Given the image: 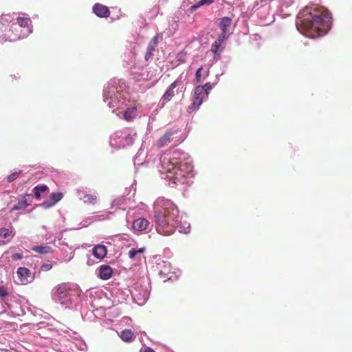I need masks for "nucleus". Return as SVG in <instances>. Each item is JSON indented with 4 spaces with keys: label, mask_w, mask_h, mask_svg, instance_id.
Returning a JSON list of instances; mask_svg holds the SVG:
<instances>
[{
    "label": "nucleus",
    "mask_w": 352,
    "mask_h": 352,
    "mask_svg": "<svg viewBox=\"0 0 352 352\" xmlns=\"http://www.w3.org/2000/svg\"><path fill=\"white\" fill-rule=\"evenodd\" d=\"M154 221L157 232L164 236L173 234L176 228L179 232H186L189 226L182 223L179 212L175 204L169 200L157 199L154 204Z\"/></svg>",
    "instance_id": "nucleus-1"
},
{
    "label": "nucleus",
    "mask_w": 352,
    "mask_h": 352,
    "mask_svg": "<svg viewBox=\"0 0 352 352\" xmlns=\"http://www.w3.org/2000/svg\"><path fill=\"white\" fill-rule=\"evenodd\" d=\"M331 16L324 8H315L309 15L298 24V30L305 36L316 38L325 34L330 28Z\"/></svg>",
    "instance_id": "nucleus-2"
},
{
    "label": "nucleus",
    "mask_w": 352,
    "mask_h": 352,
    "mask_svg": "<svg viewBox=\"0 0 352 352\" xmlns=\"http://www.w3.org/2000/svg\"><path fill=\"white\" fill-rule=\"evenodd\" d=\"M179 152L175 151L173 156H164L161 159L162 168L170 175L168 177L173 179V183L182 182L186 173L192 170L191 164L179 162L177 157Z\"/></svg>",
    "instance_id": "nucleus-3"
},
{
    "label": "nucleus",
    "mask_w": 352,
    "mask_h": 352,
    "mask_svg": "<svg viewBox=\"0 0 352 352\" xmlns=\"http://www.w3.org/2000/svg\"><path fill=\"white\" fill-rule=\"evenodd\" d=\"M7 25L6 37L10 42L25 38L32 32V23L28 17L19 16Z\"/></svg>",
    "instance_id": "nucleus-4"
},
{
    "label": "nucleus",
    "mask_w": 352,
    "mask_h": 352,
    "mask_svg": "<svg viewBox=\"0 0 352 352\" xmlns=\"http://www.w3.org/2000/svg\"><path fill=\"white\" fill-rule=\"evenodd\" d=\"M177 133V130L170 129L163 136H162L158 141L157 142V146L158 148L164 147L168 145L173 141H175L176 136L175 135ZM180 140H176L175 143L178 144L180 143Z\"/></svg>",
    "instance_id": "nucleus-5"
},
{
    "label": "nucleus",
    "mask_w": 352,
    "mask_h": 352,
    "mask_svg": "<svg viewBox=\"0 0 352 352\" xmlns=\"http://www.w3.org/2000/svg\"><path fill=\"white\" fill-rule=\"evenodd\" d=\"M205 96L206 95L204 94V89L201 87V85L197 86L195 89L193 102L189 108L192 110L198 109L202 104Z\"/></svg>",
    "instance_id": "nucleus-6"
},
{
    "label": "nucleus",
    "mask_w": 352,
    "mask_h": 352,
    "mask_svg": "<svg viewBox=\"0 0 352 352\" xmlns=\"http://www.w3.org/2000/svg\"><path fill=\"white\" fill-rule=\"evenodd\" d=\"M94 13L100 18H107L110 15V10L109 8L100 3H96L93 6Z\"/></svg>",
    "instance_id": "nucleus-7"
},
{
    "label": "nucleus",
    "mask_w": 352,
    "mask_h": 352,
    "mask_svg": "<svg viewBox=\"0 0 352 352\" xmlns=\"http://www.w3.org/2000/svg\"><path fill=\"white\" fill-rule=\"evenodd\" d=\"M62 198H63V194L61 192L52 193L49 199L44 201L42 204V206H43L45 208H50V207L54 206Z\"/></svg>",
    "instance_id": "nucleus-8"
},
{
    "label": "nucleus",
    "mask_w": 352,
    "mask_h": 352,
    "mask_svg": "<svg viewBox=\"0 0 352 352\" xmlns=\"http://www.w3.org/2000/svg\"><path fill=\"white\" fill-rule=\"evenodd\" d=\"M16 273L21 284H26L29 282V278L31 274L29 269L20 267L18 268Z\"/></svg>",
    "instance_id": "nucleus-9"
},
{
    "label": "nucleus",
    "mask_w": 352,
    "mask_h": 352,
    "mask_svg": "<svg viewBox=\"0 0 352 352\" xmlns=\"http://www.w3.org/2000/svg\"><path fill=\"white\" fill-rule=\"evenodd\" d=\"M148 226V221L145 218H139L133 221V228L139 232L145 230Z\"/></svg>",
    "instance_id": "nucleus-10"
},
{
    "label": "nucleus",
    "mask_w": 352,
    "mask_h": 352,
    "mask_svg": "<svg viewBox=\"0 0 352 352\" xmlns=\"http://www.w3.org/2000/svg\"><path fill=\"white\" fill-rule=\"evenodd\" d=\"M92 253L96 258L102 260L106 256L107 250L103 245H97L93 248Z\"/></svg>",
    "instance_id": "nucleus-11"
},
{
    "label": "nucleus",
    "mask_w": 352,
    "mask_h": 352,
    "mask_svg": "<svg viewBox=\"0 0 352 352\" xmlns=\"http://www.w3.org/2000/svg\"><path fill=\"white\" fill-rule=\"evenodd\" d=\"M113 274L112 268L107 265H102L99 268V277L102 280H108L109 279Z\"/></svg>",
    "instance_id": "nucleus-12"
},
{
    "label": "nucleus",
    "mask_w": 352,
    "mask_h": 352,
    "mask_svg": "<svg viewBox=\"0 0 352 352\" xmlns=\"http://www.w3.org/2000/svg\"><path fill=\"white\" fill-rule=\"evenodd\" d=\"M80 199L87 205L94 206L98 201V194L96 192L93 193H85L83 194L82 197H80Z\"/></svg>",
    "instance_id": "nucleus-13"
},
{
    "label": "nucleus",
    "mask_w": 352,
    "mask_h": 352,
    "mask_svg": "<svg viewBox=\"0 0 352 352\" xmlns=\"http://www.w3.org/2000/svg\"><path fill=\"white\" fill-rule=\"evenodd\" d=\"M32 250L40 254H48L53 252V248L52 247L44 244L33 246Z\"/></svg>",
    "instance_id": "nucleus-14"
},
{
    "label": "nucleus",
    "mask_w": 352,
    "mask_h": 352,
    "mask_svg": "<svg viewBox=\"0 0 352 352\" xmlns=\"http://www.w3.org/2000/svg\"><path fill=\"white\" fill-rule=\"evenodd\" d=\"M178 85V82L177 80L170 84L168 89L165 91L164 94L162 96V98L165 100H170L175 95L174 89Z\"/></svg>",
    "instance_id": "nucleus-15"
},
{
    "label": "nucleus",
    "mask_w": 352,
    "mask_h": 352,
    "mask_svg": "<svg viewBox=\"0 0 352 352\" xmlns=\"http://www.w3.org/2000/svg\"><path fill=\"white\" fill-rule=\"evenodd\" d=\"M7 21L0 20V43L8 41L6 37V31L8 30Z\"/></svg>",
    "instance_id": "nucleus-16"
},
{
    "label": "nucleus",
    "mask_w": 352,
    "mask_h": 352,
    "mask_svg": "<svg viewBox=\"0 0 352 352\" xmlns=\"http://www.w3.org/2000/svg\"><path fill=\"white\" fill-rule=\"evenodd\" d=\"M27 196H29V195H26L22 197L21 199L19 200V202L11 208V211L25 209L28 206H30V204L28 202L26 199Z\"/></svg>",
    "instance_id": "nucleus-17"
},
{
    "label": "nucleus",
    "mask_w": 352,
    "mask_h": 352,
    "mask_svg": "<svg viewBox=\"0 0 352 352\" xmlns=\"http://www.w3.org/2000/svg\"><path fill=\"white\" fill-rule=\"evenodd\" d=\"M137 116V109L135 107L127 108L124 113V118L126 121H131Z\"/></svg>",
    "instance_id": "nucleus-18"
},
{
    "label": "nucleus",
    "mask_w": 352,
    "mask_h": 352,
    "mask_svg": "<svg viewBox=\"0 0 352 352\" xmlns=\"http://www.w3.org/2000/svg\"><path fill=\"white\" fill-rule=\"evenodd\" d=\"M121 339L124 342H130L135 339L133 332L130 329H124L120 333Z\"/></svg>",
    "instance_id": "nucleus-19"
},
{
    "label": "nucleus",
    "mask_w": 352,
    "mask_h": 352,
    "mask_svg": "<svg viewBox=\"0 0 352 352\" xmlns=\"http://www.w3.org/2000/svg\"><path fill=\"white\" fill-rule=\"evenodd\" d=\"M232 19L228 16H225L221 19L219 27L221 31H227V29L231 25Z\"/></svg>",
    "instance_id": "nucleus-20"
},
{
    "label": "nucleus",
    "mask_w": 352,
    "mask_h": 352,
    "mask_svg": "<svg viewBox=\"0 0 352 352\" xmlns=\"http://www.w3.org/2000/svg\"><path fill=\"white\" fill-rule=\"evenodd\" d=\"M155 50V47H154V45H152L151 43H149L146 48V52L144 56L146 60H148L151 56H153V52Z\"/></svg>",
    "instance_id": "nucleus-21"
},
{
    "label": "nucleus",
    "mask_w": 352,
    "mask_h": 352,
    "mask_svg": "<svg viewBox=\"0 0 352 352\" xmlns=\"http://www.w3.org/2000/svg\"><path fill=\"white\" fill-rule=\"evenodd\" d=\"M21 170L12 173V174L8 176L7 181L10 183L14 182L18 178V177L21 175Z\"/></svg>",
    "instance_id": "nucleus-22"
},
{
    "label": "nucleus",
    "mask_w": 352,
    "mask_h": 352,
    "mask_svg": "<svg viewBox=\"0 0 352 352\" xmlns=\"http://www.w3.org/2000/svg\"><path fill=\"white\" fill-rule=\"evenodd\" d=\"M221 43L220 41H215L211 45V51L214 54H217L219 49L221 46Z\"/></svg>",
    "instance_id": "nucleus-23"
},
{
    "label": "nucleus",
    "mask_w": 352,
    "mask_h": 352,
    "mask_svg": "<svg viewBox=\"0 0 352 352\" xmlns=\"http://www.w3.org/2000/svg\"><path fill=\"white\" fill-rule=\"evenodd\" d=\"M10 234L11 231L7 228H2L0 229V237L7 238L10 235Z\"/></svg>",
    "instance_id": "nucleus-24"
},
{
    "label": "nucleus",
    "mask_w": 352,
    "mask_h": 352,
    "mask_svg": "<svg viewBox=\"0 0 352 352\" xmlns=\"http://www.w3.org/2000/svg\"><path fill=\"white\" fill-rule=\"evenodd\" d=\"M204 89V94L206 97L208 96L209 91L212 89V85L210 82L206 83L204 86H201Z\"/></svg>",
    "instance_id": "nucleus-25"
},
{
    "label": "nucleus",
    "mask_w": 352,
    "mask_h": 352,
    "mask_svg": "<svg viewBox=\"0 0 352 352\" xmlns=\"http://www.w3.org/2000/svg\"><path fill=\"white\" fill-rule=\"evenodd\" d=\"M48 189L46 185H38L34 188V190H38L41 193L47 191Z\"/></svg>",
    "instance_id": "nucleus-26"
},
{
    "label": "nucleus",
    "mask_w": 352,
    "mask_h": 352,
    "mask_svg": "<svg viewBox=\"0 0 352 352\" xmlns=\"http://www.w3.org/2000/svg\"><path fill=\"white\" fill-rule=\"evenodd\" d=\"M202 67H199L197 72H196V74H195V81H196V83H199L201 82V71H202Z\"/></svg>",
    "instance_id": "nucleus-27"
},
{
    "label": "nucleus",
    "mask_w": 352,
    "mask_h": 352,
    "mask_svg": "<svg viewBox=\"0 0 352 352\" xmlns=\"http://www.w3.org/2000/svg\"><path fill=\"white\" fill-rule=\"evenodd\" d=\"M124 141H125V144L124 145H127V146H129V145H131L133 144V141H134V139H133V137L131 135H128L127 136H126V138H124Z\"/></svg>",
    "instance_id": "nucleus-28"
},
{
    "label": "nucleus",
    "mask_w": 352,
    "mask_h": 352,
    "mask_svg": "<svg viewBox=\"0 0 352 352\" xmlns=\"http://www.w3.org/2000/svg\"><path fill=\"white\" fill-rule=\"evenodd\" d=\"M66 292V289L63 286H58L56 289V293L58 295L63 296L65 295Z\"/></svg>",
    "instance_id": "nucleus-29"
},
{
    "label": "nucleus",
    "mask_w": 352,
    "mask_h": 352,
    "mask_svg": "<svg viewBox=\"0 0 352 352\" xmlns=\"http://www.w3.org/2000/svg\"><path fill=\"white\" fill-rule=\"evenodd\" d=\"M227 31H221V34L219 36L217 41H220L221 43L227 38Z\"/></svg>",
    "instance_id": "nucleus-30"
},
{
    "label": "nucleus",
    "mask_w": 352,
    "mask_h": 352,
    "mask_svg": "<svg viewBox=\"0 0 352 352\" xmlns=\"http://www.w3.org/2000/svg\"><path fill=\"white\" fill-rule=\"evenodd\" d=\"M200 6H205V5H211L214 2V0H200L198 1Z\"/></svg>",
    "instance_id": "nucleus-31"
},
{
    "label": "nucleus",
    "mask_w": 352,
    "mask_h": 352,
    "mask_svg": "<svg viewBox=\"0 0 352 352\" xmlns=\"http://www.w3.org/2000/svg\"><path fill=\"white\" fill-rule=\"evenodd\" d=\"M52 268V264L45 263L41 265V270L43 272H47Z\"/></svg>",
    "instance_id": "nucleus-32"
},
{
    "label": "nucleus",
    "mask_w": 352,
    "mask_h": 352,
    "mask_svg": "<svg viewBox=\"0 0 352 352\" xmlns=\"http://www.w3.org/2000/svg\"><path fill=\"white\" fill-rule=\"evenodd\" d=\"M8 292L4 286H0V297H5L8 296Z\"/></svg>",
    "instance_id": "nucleus-33"
},
{
    "label": "nucleus",
    "mask_w": 352,
    "mask_h": 352,
    "mask_svg": "<svg viewBox=\"0 0 352 352\" xmlns=\"http://www.w3.org/2000/svg\"><path fill=\"white\" fill-rule=\"evenodd\" d=\"M138 254L135 248H132L129 252V257L131 259H134L136 255Z\"/></svg>",
    "instance_id": "nucleus-34"
},
{
    "label": "nucleus",
    "mask_w": 352,
    "mask_h": 352,
    "mask_svg": "<svg viewBox=\"0 0 352 352\" xmlns=\"http://www.w3.org/2000/svg\"><path fill=\"white\" fill-rule=\"evenodd\" d=\"M13 260H20L23 258V254L20 253L13 254L12 256Z\"/></svg>",
    "instance_id": "nucleus-35"
},
{
    "label": "nucleus",
    "mask_w": 352,
    "mask_h": 352,
    "mask_svg": "<svg viewBox=\"0 0 352 352\" xmlns=\"http://www.w3.org/2000/svg\"><path fill=\"white\" fill-rule=\"evenodd\" d=\"M158 38H159V35L157 34L155 35L153 38H152V41L150 42L152 43V45H154V47H155L156 45L158 43Z\"/></svg>",
    "instance_id": "nucleus-36"
},
{
    "label": "nucleus",
    "mask_w": 352,
    "mask_h": 352,
    "mask_svg": "<svg viewBox=\"0 0 352 352\" xmlns=\"http://www.w3.org/2000/svg\"><path fill=\"white\" fill-rule=\"evenodd\" d=\"M200 6L199 2H197V3L192 5L191 7H190V10L192 11H194V10H196L197 8H199Z\"/></svg>",
    "instance_id": "nucleus-37"
},
{
    "label": "nucleus",
    "mask_w": 352,
    "mask_h": 352,
    "mask_svg": "<svg viewBox=\"0 0 352 352\" xmlns=\"http://www.w3.org/2000/svg\"><path fill=\"white\" fill-rule=\"evenodd\" d=\"M140 352H155L153 349L149 347L142 349Z\"/></svg>",
    "instance_id": "nucleus-38"
},
{
    "label": "nucleus",
    "mask_w": 352,
    "mask_h": 352,
    "mask_svg": "<svg viewBox=\"0 0 352 352\" xmlns=\"http://www.w3.org/2000/svg\"><path fill=\"white\" fill-rule=\"evenodd\" d=\"M34 197L36 199H39L41 198V192L38 190H34Z\"/></svg>",
    "instance_id": "nucleus-39"
},
{
    "label": "nucleus",
    "mask_w": 352,
    "mask_h": 352,
    "mask_svg": "<svg viewBox=\"0 0 352 352\" xmlns=\"http://www.w3.org/2000/svg\"><path fill=\"white\" fill-rule=\"evenodd\" d=\"M136 252L137 253H144L145 252V248H140L138 250H136Z\"/></svg>",
    "instance_id": "nucleus-40"
},
{
    "label": "nucleus",
    "mask_w": 352,
    "mask_h": 352,
    "mask_svg": "<svg viewBox=\"0 0 352 352\" xmlns=\"http://www.w3.org/2000/svg\"><path fill=\"white\" fill-rule=\"evenodd\" d=\"M209 74V72L208 71L207 73H206V76H208Z\"/></svg>",
    "instance_id": "nucleus-41"
}]
</instances>
